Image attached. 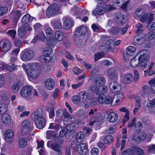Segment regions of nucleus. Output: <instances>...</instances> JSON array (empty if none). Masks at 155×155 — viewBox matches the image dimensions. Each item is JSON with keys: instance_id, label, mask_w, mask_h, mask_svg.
I'll list each match as a JSON object with an SVG mask.
<instances>
[{"instance_id": "23", "label": "nucleus", "mask_w": 155, "mask_h": 155, "mask_svg": "<svg viewBox=\"0 0 155 155\" xmlns=\"http://www.w3.org/2000/svg\"><path fill=\"white\" fill-rule=\"evenodd\" d=\"M38 123H37L35 120H34L35 125L37 128L41 129L43 128L45 125V121L44 118H40L37 120Z\"/></svg>"}, {"instance_id": "19", "label": "nucleus", "mask_w": 155, "mask_h": 155, "mask_svg": "<svg viewBox=\"0 0 155 155\" xmlns=\"http://www.w3.org/2000/svg\"><path fill=\"white\" fill-rule=\"evenodd\" d=\"M133 80V76L132 74L128 73L124 77L123 79V82L125 84H128L132 83Z\"/></svg>"}, {"instance_id": "18", "label": "nucleus", "mask_w": 155, "mask_h": 155, "mask_svg": "<svg viewBox=\"0 0 155 155\" xmlns=\"http://www.w3.org/2000/svg\"><path fill=\"white\" fill-rule=\"evenodd\" d=\"M55 84V82L53 79L51 78L47 79L45 82V87L46 88L49 90L53 89Z\"/></svg>"}, {"instance_id": "44", "label": "nucleus", "mask_w": 155, "mask_h": 155, "mask_svg": "<svg viewBox=\"0 0 155 155\" xmlns=\"http://www.w3.org/2000/svg\"><path fill=\"white\" fill-rule=\"evenodd\" d=\"M147 60H144V61H141L140 62L139 68L140 69L144 70L147 64H148Z\"/></svg>"}, {"instance_id": "16", "label": "nucleus", "mask_w": 155, "mask_h": 155, "mask_svg": "<svg viewBox=\"0 0 155 155\" xmlns=\"http://www.w3.org/2000/svg\"><path fill=\"white\" fill-rule=\"evenodd\" d=\"M110 88L113 89V90L115 92H118L121 90V86L118 82L116 81H114L110 83L109 85Z\"/></svg>"}, {"instance_id": "58", "label": "nucleus", "mask_w": 155, "mask_h": 155, "mask_svg": "<svg viewBox=\"0 0 155 155\" xmlns=\"http://www.w3.org/2000/svg\"><path fill=\"white\" fill-rule=\"evenodd\" d=\"M106 98L104 94H101L98 97V101L100 104H104V101Z\"/></svg>"}, {"instance_id": "38", "label": "nucleus", "mask_w": 155, "mask_h": 155, "mask_svg": "<svg viewBox=\"0 0 155 155\" xmlns=\"http://www.w3.org/2000/svg\"><path fill=\"white\" fill-rule=\"evenodd\" d=\"M147 107L149 109H151L155 107V98L150 100L147 103Z\"/></svg>"}, {"instance_id": "14", "label": "nucleus", "mask_w": 155, "mask_h": 155, "mask_svg": "<svg viewBox=\"0 0 155 155\" xmlns=\"http://www.w3.org/2000/svg\"><path fill=\"white\" fill-rule=\"evenodd\" d=\"M146 50H142L139 51L137 55H139L138 58V61L139 62L144 61V60H147L148 55L146 53Z\"/></svg>"}, {"instance_id": "35", "label": "nucleus", "mask_w": 155, "mask_h": 155, "mask_svg": "<svg viewBox=\"0 0 155 155\" xmlns=\"http://www.w3.org/2000/svg\"><path fill=\"white\" fill-rule=\"evenodd\" d=\"M132 151L136 152L138 155H143L144 152L141 148L136 147H134L132 148L131 150Z\"/></svg>"}, {"instance_id": "43", "label": "nucleus", "mask_w": 155, "mask_h": 155, "mask_svg": "<svg viewBox=\"0 0 155 155\" xmlns=\"http://www.w3.org/2000/svg\"><path fill=\"white\" fill-rule=\"evenodd\" d=\"M31 20V17L28 14L25 15L22 18L21 22L24 24H26L29 22Z\"/></svg>"}, {"instance_id": "15", "label": "nucleus", "mask_w": 155, "mask_h": 155, "mask_svg": "<svg viewBox=\"0 0 155 155\" xmlns=\"http://www.w3.org/2000/svg\"><path fill=\"white\" fill-rule=\"evenodd\" d=\"M118 117V115L117 113L111 112L109 113L107 119L109 123H114L117 120Z\"/></svg>"}, {"instance_id": "54", "label": "nucleus", "mask_w": 155, "mask_h": 155, "mask_svg": "<svg viewBox=\"0 0 155 155\" xmlns=\"http://www.w3.org/2000/svg\"><path fill=\"white\" fill-rule=\"evenodd\" d=\"M7 106L5 104H0V114L5 113L7 110Z\"/></svg>"}, {"instance_id": "24", "label": "nucleus", "mask_w": 155, "mask_h": 155, "mask_svg": "<svg viewBox=\"0 0 155 155\" xmlns=\"http://www.w3.org/2000/svg\"><path fill=\"white\" fill-rule=\"evenodd\" d=\"M107 74L110 79L113 80L117 77L116 72L113 68L109 69L107 71Z\"/></svg>"}, {"instance_id": "61", "label": "nucleus", "mask_w": 155, "mask_h": 155, "mask_svg": "<svg viewBox=\"0 0 155 155\" xmlns=\"http://www.w3.org/2000/svg\"><path fill=\"white\" fill-rule=\"evenodd\" d=\"M116 128V127L115 126H111L107 130V132L109 134H113L115 131Z\"/></svg>"}, {"instance_id": "20", "label": "nucleus", "mask_w": 155, "mask_h": 155, "mask_svg": "<svg viewBox=\"0 0 155 155\" xmlns=\"http://www.w3.org/2000/svg\"><path fill=\"white\" fill-rule=\"evenodd\" d=\"M105 81L104 78L101 77H98L95 79L94 82V84L100 87L105 84Z\"/></svg>"}, {"instance_id": "50", "label": "nucleus", "mask_w": 155, "mask_h": 155, "mask_svg": "<svg viewBox=\"0 0 155 155\" xmlns=\"http://www.w3.org/2000/svg\"><path fill=\"white\" fill-rule=\"evenodd\" d=\"M137 28L136 32L137 33H141L143 31V26L140 23H138L137 24L136 26Z\"/></svg>"}, {"instance_id": "10", "label": "nucleus", "mask_w": 155, "mask_h": 155, "mask_svg": "<svg viewBox=\"0 0 155 155\" xmlns=\"http://www.w3.org/2000/svg\"><path fill=\"white\" fill-rule=\"evenodd\" d=\"M47 145L48 147L52 148L56 152L60 153L61 151V147L59 144L52 141H48Z\"/></svg>"}, {"instance_id": "37", "label": "nucleus", "mask_w": 155, "mask_h": 155, "mask_svg": "<svg viewBox=\"0 0 155 155\" xmlns=\"http://www.w3.org/2000/svg\"><path fill=\"white\" fill-rule=\"evenodd\" d=\"M52 52L53 51L52 49L49 47L45 48L42 51L43 55L49 56L50 54H52Z\"/></svg>"}, {"instance_id": "55", "label": "nucleus", "mask_w": 155, "mask_h": 155, "mask_svg": "<svg viewBox=\"0 0 155 155\" xmlns=\"http://www.w3.org/2000/svg\"><path fill=\"white\" fill-rule=\"evenodd\" d=\"M105 54L103 52H99L95 54L94 60L95 61L100 59L102 57L104 56Z\"/></svg>"}, {"instance_id": "22", "label": "nucleus", "mask_w": 155, "mask_h": 155, "mask_svg": "<svg viewBox=\"0 0 155 155\" xmlns=\"http://www.w3.org/2000/svg\"><path fill=\"white\" fill-rule=\"evenodd\" d=\"M69 128H64L62 129L60 131L59 135L61 137H62L65 136L68 139L70 138L69 134H70V131L69 130Z\"/></svg>"}, {"instance_id": "1", "label": "nucleus", "mask_w": 155, "mask_h": 155, "mask_svg": "<svg viewBox=\"0 0 155 155\" xmlns=\"http://www.w3.org/2000/svg\"><path fill=\"white\" fill-rule=\"evenodd\" d=\"M87 29L86 27L82 25L77 28L74 35V42L78 47H82L85 44L87 39L86 34Z\"/></svg>"}, {"instance_id": "29", "label": "nucleus", "mask_w": 155, "mask_h": 155, "mask_svg": "<svg viewBox=\"0 0 155 155\" xmlns=\"http://www.w3.org/2000/svg\"><path fill=\"white\" fill-rule=\"evenodd\" d=\"M71 121H69V125L68 126V128H69V130H70L71 131V130H74L76 129L78 127V124L77 123L72 122V121H71ZM70 133H71V132H70ZM70 135H71V134H70Z\"/></svg>"}, {"instance_id": "28", "label": "nucleus", "mask_w": 155, "mask_h": 155, "mask_svg": "<svg viewBox=\"0 0 155 155\" xmlns=\"http://www.w3.org/2000/svg\"><path fill=\"white\" fill-rule=\"evenodd\" d=\"M84 133L82 131H80L77 133L75 139L77 142L80 143L84 140Z\"/></svg>"}, {"instance_id": "40", "label": "nucleus", "mask_w": 155, "mask_h": 155, "mask_svg": "<svg viewBox=\"0 0 155 155\" xmlns=\"http://www.w3.org/2000/svg\"><path fill=\"white\" fill-rule=\"evenodd\" d=\"M136 56L134 57L130 61V65L133 68L137 67L138 64L140 62L138 60L137 61V59L136 60L135 58Z\"/></svg>"}, {"instance_id": "6", "label": "nucleus", "mask_w": 155, "mask_h": 155, "mask_svg": "<svg viewBox=\"0 0 155 155\" xmlns=\"http://www.w3.org/2000/svg\"><path fill=\"white\" fill-rule=\"evenodd\" d=\"M11 47V42L9 40L6 39L0 42V51L3 52L8 51Z\"/></svg>"}, {"instance_id": "63", "label": "nucleus", "mask_w": 155, "mask_h": 155, "mask_svg": "<svg viewBox=\"0 0 155 155\" xmlns=\"http://www.w3.org/2000/svg\"><path fill=\"white\" fill-rule=\"evenodd\" d=\"M107 44L108 45V47L107 48L109 49H111L114 45V41L112 39L108 40L107 42Z\"/></svg>"}, {"instance_id": "30", "label": "nucleus", "mask_w": 155, "mask_h": 155, "mask_svg": "<svg viewBox=\"0 0 155 155\" xmlns=\"http://www.w3.org/2000/svg\"><path fill=\"white\" fill-rule=\"evenodd\" d=\"M39 59L41 62L47 63L50 62L51 60V58L49 56L43 55L40 56L39 57Z\"/></svg>"}, {"instance_id": "5", "label": "nucleus", "mask_w": 155, "mask_h": 155, "mask_svg": "<svg viewBox=\"0 0 155 155\" xmlns=\"http://www.w3.org/2000/svg\"><path fill=\"white\" fill-rule=\"evenodd\" d=\"M21 134L24 135H27L31 130L33 127V124L28 120H24L21 124Z\"/></svg>"}, {"instance_id": "42", "label": "nucleus", "mask_w": 155, "mask_h": 155, "mask_svg": "<svg viewBox=\"0 0 155 155\" xmlns=\"http://www.w3.org/2000/svg\"><path fill=\"white\" fill-rule=\"evenodd\" d=\"M22 13L19 11H17L14 12V21L15 22H17L19 18H20Z\"/></svg>"}, {"instance_id": "53", "label": "nucleus", "mask_w": 155, "mask_h": 155, "mask_svg": "<svg viewBox=\"0 0 155 155\" xmlns=\"http://www.w3.org/2000/svg\"><path fill=\"white\" fill-rule=\"evenodd\" d=\"M111 31V32L114 35H117L118 34L120 31L119 28L117 27H112Z\"/></svg>"}, {"instance_id": "32", "label": "nucleus", "mask_w": 155, "mask_h": 155, "mask_svg": "<svg viewBox=\"0 0 155 155\" xmlns=\"http://www.w3.org/2000/svg\"><path fill=\"white\" fill-rule=\"evenodd\" d=\"M2 122L6 124H8L11 122L10 117L7 114H5L2 115Z\"/></svg>"}, {"instance_id": "48", "label": "nucleus", "mask_w": 155, "mask_h": 155, "mask_svg": "<svg viewBox=\"0 0 155 155\" xmlns=\"http://www.w3.org/2000/svg\"><path fill=\"white\" fill-rule=\"evenodd\" d=\"M14 134L13 132L11 130H7L5 134V137L8 138H12L14 136Z\"/></svg>"}, {"instance_id": "36", "label": "nucleus", "mask_w": 155, "mask_h": 155, "mask_svg": "<svg viewBox=\"0 0 155 155\" xmlns=\"http://www.w3.org/2000/svg\"><path fill=\"white\" fill-rule=\"evenodd\" d=\"M113 137L111 135H107L106 136L104 139V143L107 144H110L113 141Z\"/></svg>"}, {"instance_id": "56", "label": "nucleus", "mask_w": 155, "mask_h": 155, "mask_svg": "<svg viewBox=\"0 0 155 155\" xmlns=\"http://www.w3.org/2000/svg\"><path fill=\"white\" fill-rule=\"evenodd\" d=\"M148 17L149 15L148 14L146 13H144L140 17V20L142 22H146V21L148 20Z\"/></svg>"}, {"instance_id": "57", "label": "nucleus", "mask_w": 155, "mask_h": 155, "mask_svg": "<svg viewBox=\"0 0 155 155\" xmlns=\"http://www.w3.org/2000/svg\"><path fill=\"white\" fill-rule=\"evenodd\" d=\"M146 37L149 40L152 39L155 37V32L150 31L146 35Z\"/></svg>"}, {"instance_id": "4", "label": "nucleus", "mask_w": 155, "mask_h": 155, "mask_svg": "<svg viewBox=\"0 0 155 155\" xmlns=\"http://www.w3.org/2000/svg\"><path fill=\"white\" fill-rule=\"evenodd\" d=\"M60 12L59 5L56 4H53L48 7L46 11V15L48 18H49L57 15Z\"/></svg>"}, {"instance_id": "46", "label": "nucleus", "mask_w": 155, "mask_h": 155, "mask_svg": "<svg viewBox=\"0 0 155 155\" xmlns=\"http://www.w3.org/2000/svg\"><path fill=\"white\" fill-rule=\"evenodd\" d=\"M114 98V97H113L110 96L106 97L104 104H111L113 102Z\"/></svg>"}, {"instance_id": "60", "label": "nucleus", "mask_w": 155, "mask_h": 155, "mask_svg": "<svg viewBox=\"0 0 155 155\" xmlns=\"http://www.w3.org/2000/svg\"><path fill=\"white\" fill-rule=\"evenodd\" d=\"M7 33L14 39L16 34V31L14 30H9Z\"/></svg>"}, {"instance_id": "2", "label": "nucleus", "mask_w": 155, "mask_h": 155, "mask_svg": "<svg viewBox=\"0 0 155 155\" xmlns=\"http://www.w3.org/2000/svg\"><path fill=\"white\" fill-rule=\"evenodd\" d=\"M31 68L27 69V72L29 78L35 79L40 74V70L38 63L32 64L30 65Z\"/></svg>"}, {"instance_id": "52", "label": "nucleus", "mask_w": 155, "mask_h": 155, "mask_svg": "<svg viewBox=\"0 0 155 155\" xmlns=\"http://www.w3.org/2000/svg\"><path fill=\"white\" fill-rule=\"evenodd\" d=\"M135 101L136 102V106L140 107L141 106V98L140 97L137 96L135 98Z\"/></svg>"}, {"instance_id": "45", "label": "nucleus", "mask_w": 155, "mask_h": 155, "mask_svg": "<svg viewBox=\"0 0 155 155\" xmlns=\"http://www.w3.org/2000/svg\"><path fill=\"white\" fill-rule=\"evenodd\" d=\"M150 92V89L147 85L144 86L143 87L142 91V96H144L146 95H147Z\"/></svg>"}, {"instance_id": "62", "label": "nucleus", "mask_w": 155, "mask_h": 155, "mask_svg": "<svg viewBox=\"0 0 155 155\" xmlns=\"http://www.w3.org/2000/svg\"><path fill=\"white\" fill-rule=\"evenodd\" d=\"M72 71L74 74H78L82 72V69L78 68L77 67H74L72 69Z\"/></svg>"}, {"instance_id": "33", "label": "nucleus", "mask_w": 155, "mask_h": 155, "mask_svg": "<svg viewBox=\"0 0 155 155\" xmlns=\"http://www.w3.org/2000/svg\"><path fill=\"white\" fill-rule=\"evenodd\" d=\"M100 87L99 86H97L95 85L92 86L90 87L91 90L94 93H95L97 95H98L101 92L100 89Z\"/></svg>"}, {"instance_id": "31", "label": "nucleus", "mask_w": 155, "mask_h": 155, "mask_svg": "<svg viewBox=\"0 0 155 155\" xmlns=\"http://www.w3.org/2000/svg\"><path fill=\"white\" fill-rule=\"evenodd\" d=\"M27 144V140L26 138L22 137L18 140V146L21 148L25 147Z\"/></svg>"}, {"instance_id": "3", "label": "nucleus", "mask_w": 155, "mask_h": 155, "mask_svg": "<svg viewBox=\"0 0 155 155\" xmlns=\"http://www.w3.org/2000/svg\"><path fill=\"white\" fill-rule=\"evenodd\" d=\"M32 94L33 96H36L38 94L36 90L31 86H25L21 90L20 94L24 98L29 97Z\"/></svg>"}, {"instance_id": "25", "label": "nucleus", "mask_w": 155, "mask_h": 155, "mask_svg": "<svg viewBox=\"0 0 155 155\" xmlns=\"http://www.w3.org/2000/svg\"><path fill=\"white\" fill-rule=\"evenodd\" d=\"M73 26V23L70 19H67L64 21V28L66 30H68L72 27Z\"/></svg>"}, {"instance_id": "41", "label": "nucleus", "mask_w": 155, "mask_h": 155, "mask_svg": "<svg viewBox=\"0 0 155 155\" xmlns=\"http://www.w3.org/2000/svg\"><path fill=\"white\" fill-rule=\"evenodd\" d=\"M20 89L19 86L18 84H13L11 88L12 91L14 93H17L19 91Z\"/></svg>"}, {"instance_id": "34", "label": "nucleus", "mask_w": 155, "mask_h": 155, "mask_svg": "<svg viewBox=\"0 0 155 155\" xmlns=\"http://www.w3.org/2000/svg\"><path fill=\"white\" fill-rule=\"evenodd\" d=\"M127 54L129 55H133L136 52L135 48L132 46H128L127 48Z\"/></svg>"}, {"instance_id": "47", "label": "nucleus", "mask_w": 155, "mask_h": 155, "mask_svg": "<svg viewBox=\"0 0 155 155\" xmlns=\"http://www.w3.org/2000/svg\"><path fill=\"white\" fill-rule=\"evenodd\" d=\"M8 11V8L6 7L0 6V16L5 15Z\"/></svg>"}, {"instance_id": "27", "label": "nucleus", "mask_w": 155, "mask_h": 155, "mask_svg": "<svg viewBox=\"0 0 155 155\" xmlns=\"http://www.w3.org/2000/svg\"><path fill=\"white\" fill-rule=\"evenodd\" d=\"M64 33L61 31H56L54 34V38L58 41H61L63 38Z\"/></svg>"}, {"instance_id": "11", "label": "nucleus", "mask_w": 155, "mask_h": 155, "mask_svg": "<svg viewBox=\"0 0 155 155\" xmlns=\"http://www.w3.org/2000/svg\"><path fill=\"white\" fill-rule=\"evenodd\" d=\"M43 114V110L41 109H38L37 110L31 114L32 118L34 120H35L37 123H38L37 120L40 119V118H43L42 115Z\"/></svg>"}, {"instance_id": "49", "label": "nucleus", "mask_w": 155, "mask_h": 155, "mask_svg": "<svg viewBox=\"0 0 155 155\" xmlns=\"http://www.w3.org/2000/svg\"><path fill=\"white\" fill-rule=\"evenodd\" d=\"M51 25L55 29H60L62 28L61 24L58 22H51Z\"/></svg>"}, {"instance_id": "26", "label": "nucleus", "mask_w": 155, "mask_h": 155, "mask_svg": "<svg viewBox=\"0 0 155 155\" xmlns=\"http://www.w3.org/2000/svg\"><path fill=\"white\" fill-rule=\"evenodd\" d=\"M78 94L80 97V101L81 102H84L87 99V93L86 91H81Z\"/></svg>"}, {"instance_id": "9", "label": "nucleus", "mask_w": 155, "mask_h": 155, "mask_svg": "<svg viewBox=\"0 0 155 155\" xmlns=\"http://www.w3.org/2000/svg\"><path fill=\"white\" fill-rule=\"evenodd\" d=\"M78 151L81 155H86L88 153L87 145V144L81 143L78 147Z\"/></svg>"}, {"instance_id": "64", "label": "nucleus", "mask_w": 155, "mask_h": 155, "mask_svg": "<svg viewBox=\"0 0 155 155\" xmlns=\"http://www.w3.org/2000/svg\"><path fill=\"white\" fill-rule=\"evenodd\" d=\"M148 28L150 30H155V22H153L150 23L147 26Z\"/></svg>"}, {"instance_id": "12", "label": "nucleus", "mask_w": 155, "mask_h": 155, "mask_svg": "<svg viewBox=\"0 0 155 155\" xmlns=\"http://www.w3.org/2000/svg\"><path fill=\"white\" fill-rule=\"evenodd\" d=\"M27 26L25 25H22L20 26L18 30V34L19 37L21 38H25L27 37Z\"/></svg>"}, {"instance_id": "59", "label": "nucleus", "mask_w": 155, "mask_h": 155, "mask_svg": "<svg viewBox=\"0 0 155 155\" xmlns=\"http://www.w3.org/2000/svg\"><path fill=\"white\" fill-rule=\"evenodd\" d=\"M72 101L74 103H78V102H81L80 101V98L79 95H75L72 98Z\"/></svg>"}, {"instance_id": "21", "label": "nucleus", "mask_w": 155, "mask_h": 155, "mask_svg": "<svg viewBox=\"0 0 155 155\" xmlns=\"http://www.w3.org/2000/svg\"><path fill=\"white\" fill-rule=\"evenodd\" d=\"M105 12V9L103 7H101L95 9L92 12V14L94 15H102Z\"/></svg>"}, {"instance_id": "13", "label": "nucleus", "mask_w": 155, "mask_h": 155, "mask_svg": "<svg viewBox=\"0 0 155 155\" xmlns=\"http://www.w3.org/2000/svg\"><path fill=\"white\" fill-rule=\"evenodd\" d=\"M138 34L134 38L135 42L137 44L140 45L143 44L144 41L145 35L143 33H137Z\"/></svg>"}, {"instance_id": "8", "label": "nucleus", "mask_w": 155, "mask_h": 155, "mask_svg": "<svg viewBox=\"0 0 155 155\" xmlns=\"http://www.w3.org/2000/svg\"><path fill=\"white\" fill-rule=\"evenodd\" d=\"M34 56L33 51L28 50L21 54L20 55L21 60L24 61H27L31 60Z\"/></svg>"}, {"instance_id": "17", "label": "nucleus", "mask_w": 155, "mask_h": 155, "mask_svg": "<svg viewBox=\"0 0 155 155\" xmlns=\"http://www.w3.org/2000/svg\"><path fill=\"white\" fill-rule=\"evenodd\" d=\"M101 117V114L100 112H96L94 115L91 117L90 122L89 124L92 125L94 123L100 119Z\"/></svg>"}, {"instance_id": "51", "label": "nucleus", "mask_w": 155, "mask_h": 155, "mask_svg": "<svg viewBox=\"0 0 155 155\" xmlns=\"http://www.w3.org/2000/svg\"><path fill=\"white\" fill-rule=\"evenodd\" d=\"M136 118H133L128 124V127L131 128L134 127V128L136 127L135 124Z\"/></svg>"}, {"instance_id": "39", "label": "nucleus", "mask_w": 155, "mask_h": 155, "mask_svg": "<svg viewBox=\"0 0 155 155\" xmlns=\"http://www.w3.org/2000/svg\"><path fill=\"white\" fill-rule=\"evenodd\" d=\"M146 137V134L144 133H140L139 136H137V137L134 135L133 136V139L134 140H137V139L140 141L143 140H145Z\"/></svg>"}, {"instance_id": "7", "label": "nucleus", "mask_w": 155, "mask_h": 155, "mask_svg": "<svg viewBox=\"0 0 155 155\" xmlns=\"http://www.w3.org/2000/svg\"><path fill=\"white\" fill-rule=\"evenodd\" d=\"M115 19L116 23L119 25L125 24L127 20L126 16L120 12L116 14Z\"/></svg>"}]
</instances>
